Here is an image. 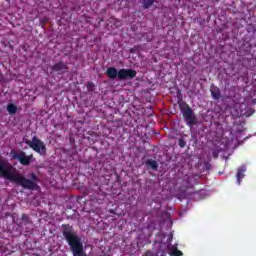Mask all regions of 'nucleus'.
<instances>
[{
	"label": "nucleus",
	"instance_id": "a211bd4d",
	"mask_svg": "<svg viewBox=\"0 0 256 256\" xmlns=\"http://www.w3.org/2000/svg\"><path fill=\"white\" fill-rule=\"evenodd\" d=\"M212 155H213L214 159H217V157H219V155L217 154V151H214V152L212 153Z\"/></svg>",
	"mask_w": 256,
	"mask_h": 256
},
{
	"label": "nucleus",
	"instance_id": "2eb2a0df",
	"mask_svg": "<svg viewBox=\"0 0 256 256\" xmlns=\"http://www.w3.org/2000/svg\"><path fill=\"white\" fill-rule=\"evenodd\" d=\"M170 256H183V252L175 248L171 251Z\"/></svg>",
	"mask_w": 256,
	"mask_h": 256
},
{
	"label": "nucleus",
	"instance_id": "6ab92c4d",
	"mask_svg": "<svg viewBox=\"0 0 256 256\" xmlns=\"http://www.w3.org/2000/svg\"><path fill=\"white\" fill-rule=\"evenodd\" d=\"M171 241H173V235H170L168 238V243H171Z\"/></svg>",
	"mask_w": 256,
	"mask_h": 256
},
{
	"label": "nucleus",
	"instance_id": "7ed1b4c3",
	"mask_svg": "<svg viewBox=\"0 0 256 256\" xmlns=\"http://www.w3.org/2000/svg\"><path fill=\"white\" fill-rule=\"evenodd\" d=\"M25 143L30 149H33L35 153H38V155H41L42 157L47 155V146H45V142L37 138V136H34L32 140H26Z\"/></svg>",
	"mask_w": 256,
	"mask_h": 256
},
{
	"label": "nucleus",
	"instance_id": "20e7f679",
	"mask_svg": "<svg viewBox=\"0 0 256 256\" xmlns=\"http://www.w3.org/2000/svg\"><path fill=\"white\" fill-rule=\"evenodd\" d=\"M182 115L187 125L193 127L197 123V117L195 116V112L191 109L189 104H186L185 107L181 109Z\"/></svg>",
	"mask_w": 256,
	"mask_h": 256
},
{
	"label": "nucleus",
	"instance_id": "9d476101",
	"mask_svg": "<svg viewBox=\"0 0 256 256\" xmlns=\"http://www.w3.org/2000/svg\"><path fill=\"white\" fill-rule=\"evenodd\" d=\"M210 91L213 99H215L216 101H219V99H221V90L217 86H212Z\"/></svg>",
	"mask_w": 256,
	"mask_h": 256
},
{
	"label": "nucleus",
	"instance_id": "9b49d317",
	"mask_svg": "<svg viewBox=\"0 0 256 256\" xmlns=\"http://www.w3.org/2000/svg\"><path fill=\"white\" fill-rule=\"evenodd\" d=\"M245 171H247V169L244 166L238 169L236 174L238 185H241V180L245 177Z\"/></svg>",
	"mask_w": 256,
	"mask_h": 256
},
{
	"label": "nucleus",
	"instance_id": "39448f33",
	"mask_svg": "<svg viewBox=\"0 0 256 256\" xmlns=\"http://www.w3.org/2000/svg\"><path fill=\"white\" fill-rule=\"evenodd\" d=\"M135 77H137V71L133 69L122 68L118 71L119 81H129L131 79H135Z\"/></svg>",
	"mask_w": 256,
	"mask_h": 256
},
{
	"label": "nucleus",
	"instance_id": "4468645a",
	"mask_svg": "<svg viewBox=\"0 0 256 256\" xmlns=\"http://www.w3.org/2000/svg\"><path fill=\"white\" fill-rule=\"evenodd\" d=\"M86 89H87V91H89V93H93V91H95V83L88 82L86 84Z\"/></svg>",
	"mask_w": 256,
	"mask_h": 256
},
{
	"label": "nucleus",
	"instance_id": "f03ea898",
	"mask_svg": "<svg viewBox=\"0 0 256 256\" xmlns=\"http://www.w3.org/2000/svg\"><path fill=\"white\" fill-rule=\"evenodd\" d=\"M10 157L15 161H19L20 165H23L24 167H29V165L35 161L33 154L27 155L23 150H19L18 152L16 150H11Z\"/></svg>",
	"mask_w": 256,
	"mask_h": 256
},
{
	"label": "nucleus",
	"instance_id": "dca6fc26",
	"mask_svg": "<svg viewBox=\"0 0 256 256\" xmlns=\"http://www.w3.org/2000/svg\"><path fill=\"white\" fill-rule=\"evenodd\" d=\"M178 145H179V147H181V149H183V147H185L187 145V142H185V140L183 138H180L178 141Z\"/></svg>",
	"mask_w": 256,
	"mask_h": 256
},
{
	"label": "nucleus",
	"instance_id": "ddd939ff",
	"mask_svg": "<svg viewBox=\"0 0 256 256\" xmlns=\"http://www.w3.org/2000/svg\"><path fill=\"white\" fill-rule=\"evenodd\" d=\"M142 3L144 9H149L155 3V0H143Z\"/></svg>",
	"mask_w": 256,
	"mask_h": 256
},
{
	"label": "nucleus",
	"instance_id": "6e6552de",
	"mask_svg": "<svg viewBox=\"0 0 256 256\" xmlns=\"http://www.w3.org/2000/svg\"><path fill=\"white\" fill-rule=\"evenodd\" d=\"M106 75L109 79H117V77H119V71H117V68L115 67H109L106 70Z\"/></svg>",
	"mask_w": 256,
	"mask_h": 256
},
{
	"label": "nucleus",
	"instance_id": "412c9836",
	"mask_svg": "<svg viewBox=\"0 0 256 256\" xmlns=\"http://www.w3.org/2000/svg\"><path fill=\"white\" fill-rule=\"evenodd\" d=\"M0 250H1V246H0Z\"/></svg>",
	"mask_w": 256,
	"mask_h": 256
},
{
	"label": "nucleus",
	"instance_id": "1a4fd4ad",
	"mask_svg": "<svg viewBox=\"0 0 256 256\" xmlns=\"http://www.w3.org/2000/svg\"><path fill=\"white\" fill-rule=\"evenodd\" d=\"M145 165L147 169H152V171H157V169H159V163H157V161L153 159H148L145 162Z\"/></svg>",
	"mask_w": 256,
	"mask_h": 256
},
{
	"label": "nucleus",
	"instance_id": "f8f14e48",
	"mask_svg": "<svg viewBox=\"0 0 256 256\" xmlns=\"http://www.w3.org/2000/svg\"><path fill=\"white\" fill-rule=\"evenodd\" d=\"M6 109L9 115H15L17 113V106L15 104H8Z\"/></svg>",
	"mask_w": 256,
	"mask_h": 256
},
{
	"label": "nucleus",
	"instance_id": "0eeeda50",
	"mask_svg": "<svg viewBox=\"0 0 256 256\" xmlns=\"http://www.w3.org/2000/svg\"><path fill=\"white\" fill-rule=\"evenodd\" d=\"M17 224L18 227H23V225L27 226V225H31V223H33V221H31V218H29V216L27 214H22L21 216V222H15Z\"/></svg>",
	"mask_w": 256,
	"mask_h": 256
},
{
	"label": "nucleus",
	"instance_id": "423d86ee",
	"mask_svg": "<svg viewBox=\"0 0 256 256\" xmlns=\"http://www.w3.org/2000/svg\"><path fill=\"white\" fill-rule=\"evenodd\" d=\"M52 71L58 73V75H65L69 72V66L63 61H59L52 66Z\"/></svg>",
	"mask_w": 256,
	"mask_h": 256
},
{
	"label": "nucleus",
	"instance_id": "f257e3e1",
	"mask_svg": "<svg viewBox=\"0 0 256 256\" xmlns=\"http://www.w3.org/2000/svg\"><path fill=\"white\" fill-rule=\"evenodd\" d=\"M62 235L65 241H67L73 256H87V253L83 248V242H81V238L77 235V231L73 229V226L63 224Z\"/></svg>",
	"mask_w": 256,
	"mask_h": 256
},
{
	"label": "nucleus",
	"instance_id": "aec40b11",
	"mask_svg": "<svg viewBox=\"0 0 256 256\" xmlns=\"http://www.w3.org/2000/svg\"><path fill=\"white\" fill-rule=\"evenodd\" d=\"M151 39H153V36H150V37L148 38V41H151Z\"/></svg>",
	"mask_w": 256,
	"mask_h": 256
},
{
	"label": "nucleus",
	"instance_id": "f3484780",
	"mask_svg": "<svg viewBox=\"0 0 256 256\" xmlns=\"http://www.w3.org/2000/svg\"><path fill=\"white\" fill-rule=\"evenodd\" d=\"M5 215L6 217H12V221L13 223H15V216L13 214H11L10 212H7Z\"/></svg>",
	"mask_w": 256,
	"mask_h": 256
}]
</instances>
